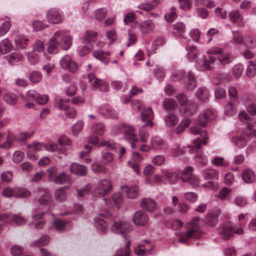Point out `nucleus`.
<instances>
[{"mask_svg":"<svg viewBox=\"0 0 256 256\" xmlns=\"http://www.w3.org/2000/svg\"><path fill=\"white\" fill-rule=\"evenodd\" d=\"M34 134V131L31 132H24L14 134L12 132L8 130L4 140L0 144V148L8 150L13 146L14 142L21 145L26 143L27 139L31 138Z\"/></svg>","mask_w":256,"mask_h":256,"instance_id":"7ed1b4c3","label":"nucleus"},{"mask_svg":"<svg viewBox=\"0 0 256 256\" xmlns=\"http://www.w3.org/2000/svg\"><path fill=\"white\" fill-rule=\"evenodd\" d=\"M102 162L104 165L111 163L114 160V154L110 152H104L102 154Z\"/></svg>","mask_w":256,"mask_h":256,"instance_id":"603ef678","label":"nucleus"},{"mask_svg":"<svg viewBox=\"0 0 256 256\" xmlns=\"http://www.w3.org/2000/svg\"><path fill=\"white\" fill-rule=\"evenodd\" d=\"M54 196L56 201L62 202L64 200V186L56 189L54 192Z\"/></svg>","mask_w":256,"mask_h":256,"instance_id":"bf43d9fd","label":"nucleus"},{"mask_svg":"<svg viewBox=\"0 0 256 256\" xmlns=\"http://www.w3.org/2000/svg\"><path fill=\"white\" fill-rule=\"evenodd\" d=\"M197 110V105L194 102H190L186 104L183 108H182V110L186 116H190L195 113Z\"/></svg>","mask_w":256,"mask_h":256,"instance_id":"c756f323","label":"nucleus"},{"mask_svg":"<svg viewBox=\"0 0 256 256\" xmlns=\"http://www.w3.org/2000/svg\"><path fill=\"white\" fill-rule=\"evenodd\" d=\"M26 148L28 149H32L35 152H40L44 148V144L34 142L31 144H28Z\"/></svg>","mask_w":256,"mask_h":256,"instance_id":"4d7b16f0","label":"nucleus"},{"mask_svg":"<svg viewBox=\"0 0 256 256\" xmlns=\"http://www.w3.org/2000/svg\"><path fill=\"white\" fill-rule=\"evenodd\" d=\"M186 48L188 52V59L191 62H197L198 52L196 47L194 46H187Z\"/></svg>","mask_w":256,"mask_h":256,"instance_id":"2f4dec72","label":"nucleus"},{"mask_svg":"<svg viewBox=\"0 0 256 256\" xmlns=\"http://www.w3.org/2000/svg\"><path fill=\"white\" fill-rule=\"evenodd\" d=\"M234 233L238 234H243V230L240 228L236 230H234V226L230 222H227L223 224L222 229L220 232V234L224 239L229 238L232 236Z\"/></svg>","mask_w":256,"mask_h":256,"instance_id":"f8f14e48","label":"nucleus"},{"mask_svg":"<svg viewBox=\"0 0 256 256\" xmlns=\"http://www.w3.org/2000/svg\"><path fill=\"white\" fill-rule=\"evenodd\" d=\"M84 127V122L82 120L78 121L73 126L72 132L74 135L79 134Z\"/></svg>","mask_w":256,"mask_h":256,"instance_id":"69168bd1","label":"nucleus"},{"mask_svg":"<svg viewBox=\"0 0 256 256\" xmlns=\"http://www.w3.org/2000/svg\"><path fill=\"white\" fill-rule=\"evenodd\" d=\"M29 40L22 34H18L14 38V42L18 48L24 49L26 48Z\"/></svg>","mask_w":256,"mask_h":256,"instance_id":"4be33fe9","label":"nucleus"},{"mask_svg":"<svg viewBox=\"0 0 256 256\" xmlns=\"http://www.w3.org/2000/svg\"><path fill=\"white\" fill-rule=\"evenodd\" d=\"M150 144L152 149L163 150L166 148L165 142L158 136H152L150 138Z\"/></svg>","mask_w":256,"mask_h":256,"instance_id":"a211bd4d","label":"nucleus"},{"mask_svg":"<svg viewBox=\"0 0 256 256\" xmlns=\"http://www.w3.org/2000/svg\"><path fill=\"white\" fill-rule=\"evenodd\" d=\"M190 120L188 118H185L179 124L175 130V132L177 134H180L184 132L190 124Z\"/></svg>","mask_w":256,"mask_h":256,"instance_id":"37998d69","label":"nucleus"},{"mask_svg":"<svg viewBox=\"0 0 256 256\" xmlns=\"http://www.w3.org/2000/svg\"><path fill=\"white\" fill-rule=\"evenodd\" d=\"M84 44L80 50L79 54L84 56L90 53L94 48V45L90 42H84Z\"/></svg>","mask_w":256,"mask_h":256,"instance_id":"a18cd8bd","label":"nucleus"},{"mask_svg":"<svg viewBox=\"0 0 256 256\" xmlns=\"http://www.w3.org/2000/svg\"><path fill=\"white\" fill-rule=\"evenodd\" d=\"M155 24L151 20H146L138 25L140 30L142 34H148L152 32L154 28Z\"/></svg>","mask_w":256,"mask_h":256,"instance_id":"6ab92c4d","label":"nucleus"},{"mask_svg":"<svg viewBox=\"0 0 256 256\" xmlns=\"http://www.w3.org/2000/svg\"><path fill=\"white\" fill-rule=\"evenodd\" d=\"M92 189V186L91 184H88L81 189H76L78 196L79 197H82L84 195L89 194Z\"/></svg>","mask_w":256,"mask_h":256,"instance_id":"13d9d810","label":"nucleus"},{"mask_svg":"<svg viewBox=\"0 0 256 256\" xmlns=\"http://www.w3.org/2000/svg\"><path fill=\"white\" fill-rule=\"evenodd\" d=\"M97 33L92 30L86 31L83 42H90L92 44L96 40Z\"/></svg>","mask_w":256,"mask_h":256,"instance_id":"49530a36","label":"nucleus"},{"mask_svg":"<svg viewBox=\"0 0 256 256\" xmlns=\"http://www.w3.org/2000/svg\"><path fill=\"white\" fill-rule=\"evenodd\" d=\"M98 112L106 116L116 118H118V113L114 110H112L108 105L100 106L98 108Z\"/></svg>","mask_w":256,"mask_h":256,"instance_id":"412c9836","label":"nucleus"},{"mask_svg":"<svg viewBox=\"0 0 256 256\" xmlns=\"http://www.w3.org/2000/svg\"><path fill=\"white\" fill-rule=\"evenodd\" d=\"M193 168L192 166H188L185 168L181 174L180 180L184 182H188L193 187L198 186L200 180L198 178L192 174Z\"/></svg>","mask_w":256,"mask_h":256,"instance_id":"1a4fd4ad","label":"nucleus"},{"mask_svg":"<svg viewBox=\"0 0 256 256\" xmlns=\"http://www.w3.org/2000/svg\"><path fill=\"white\" fill-rule=\"evenodd\" d=\"M133 222L137 226H144L148 222L147 214L142 210H138L133 216Z\"/></svg>","mask_w":256,"mask_h":256,"instance_id":"dca6fc26","label":"nucleus"},{"mask_svg":"<svg viewBox=\"0 0 256 256\" xmlns=\"http://www.w3.org/2000/svg\"><path fill=\"white\" fill-rule=\"evenodd\" d=\"M44 191V190L42 188H38L37 190L38 194H40L42 192ZM52 200V196L50 194L46 192H44V194H42L41 197L38 199V201L40 204L42 205H48L50 204Z\"/></svg>","mask_w":256,"mask_h":256,"instance_id":"393cba45","label":"nucleus"},{"mask_svg":"<svg viewBox=\"0 0 256 256\" xmlns=\"http://www.w3.org/2000/svg\"><path fill=\"white\" fill-rule=\"evenodd\" d=\"M42 78L41 73L36 70L32 72L28 76L30 80L32 83L39 82L41 80Z\"/></svg>","mask_w":256,"mask_h":256,"instance_id":"3c124183","label":"nucleus"},{"mask_svg":"<svg viewBox=\"0 0 256 256\" xmlns=\"http://www.w3.org/2000/svg\"><path fill=\"white\" fill-rule=\"evenodd\" d=\"M92 170L94 172H102L104 173H106L107 172L106 168L101 164H98V162H94L92 164Z\"/></svg>","mask_w":256,"mask_h":256,"instance_id":"6e6d98bb","label":"nucleus"},{"mask_svg":"<svg viewBox=\"0 0 256 256\" xmlns=\"http://www.w3.org/2000/svg\"><path fill=\"white\" fill-rule=\"evenodd\" d=\"M182 171L178 170L174 172L168 171L167 170H162V176L168 180L171 184H176L178 180L180 179L181 174Z\"/></svg>","mask_w":256,"mask_h":256,"instance_id":"2eb2a0df","label":"nucleus"},{"mask_svg":"<svg viewBox=\"0 0 256 256\" xmlns=\"http://www.w3.org/2000/svg\"><path fill=\"white\" fill-rule=\"evenodd\" d=\"M70 170L75 174L82 176H85L87 174L86 168L77 163H72L70 167Z\"/></svg>","mask_w":256,"mask_h":256,"instance_id":"aec40b11","label":"nucleus"},{"mask_svg":"<svg viewBox=\"0 0 256 256\" xmlns=\"http://www.w3.org/2000/svg\"><path fill=\"white\" fill-rule=\"evenodd\" d=\"M199 222V218L196 217L188 224L187 230L182 234L179 239L180 242L186 244L190 240L197 238L200 236Z\"/></svg>","mask_w":256,"mask_h":256,"instance_id":"39448f33","label":"nucleus"},{"mask_svg":"<svg viewBox=\"0 0 256 256\" xmlns=\"http://www.w3.org/2000/svg\"><path fill=\"white\" fill-rule=\"evenodd\" d=\"M122 191L124 193H126L128 198H134L137 196L138 190L136 186L129 188L127 186H124L122 187Z\"/></svg>","mask_w":256,"mask_h":256,"instance_id":"bb28decb","label":"nucleus"},{"mask_svg":"<svg viewBox=\"0 0 256 256\" xmlns=\"http://www.w3.org/2000/svg\"><path fill=\"white\" fill-rule=\"evenodd\" d=\"M164 108L168 110L175 109L177 106L176 102L172 98L165 99L163 102Z\"/></svg>","mask_w":256,"mask_h":256,"instance_id":"8fccbe9b","label":"nucleus"},{"mask_svg":"<svg viewBox=\"0 0 256 256\" xmlns=\"http://www.w3.org/2000/svg\"><path fill=\"white\" fill-rule=\"evenodd\" d=\"M218 58L222 64L230 63L232 60V56L229 54L222 53V50L219 48H214L207 52L206 54L204 56L202 69L210 70L212 67L210 64H212Z\"/></svg>","mask_w":256,"mask_h":256,"instance_id":"f03ea898","label":"nucleus"},{"mask_svg":"<svg viewBox=\"0 0 256 256\" xmlns=\"http://www.w3.org/2000/svg\"><path fill=\"white\" fill-rule=\"evenodd\" d=\"M171 78L173 81H178L183 78L185 88L190 90H193L196 86V78L192 71H189L186 76L182 70L176 71L172 74Z\"/></svg>","mask_w":256,"mask_h":256,"instance_id":"423d86ee","label":"nucleus"},{"mask_svg":"<svg viewBox=\"0 0 256 256\" xmlns=\"http://www.w3.org/2000/svg\"><path fill=\"white\" fill-rule=\"evenodd\" d=\"M94 84L96 85L94 88L98 89L100 91L105 92L108 90V84L102 80H95Z\"/></svg>","mask_w":256,"mask_h":256,"instance_id":"09e8293b","label":"nucleus"},{"mask_svg":"<svg viewBox=\"0 0 256 256\" xmlns=\"http://www.w3.org/2000/svg\"><path fill=\"white\" fill-rule=\"evenodd\" d=\"M58 142L59 144V146H58L56 144H53L52 142H48L46 144H44V148L46 150L50 152L60 151L62 150V148L63 147L64 142L62 138H60L58 140Z\"/></svg>","mask_w":256,"mask_h":256,"instance_id":"c85d7f7f","label":"nucleus"},{"mask_svg":"<svg viewBox=\"0 0 256 256\" xmlns=\"http://www.w3.org/2000/svg\"><path fill=\"white\" fill-rule=\"evenodd\" d=\"M242 178L246 183H251L254 182L255 176L254 172L250 169H246L242 174Z\"/></svg>","mask_w":256,"mask_h":256,"instance_id":"72a5a7b5","label":"nucleus"},{"mask_svg":"<svg viewBox=\"0 0 256 256\" xmlns=\"http://www.w3.org/2000/svg\"><path fill=\"white\" fill-rule=\"evenodd\" d=\"M132 229V226L130 223L122 220L114 222V224L112 226V231L114 233L122 234L126 240L124 250L120 249L118 250L115 256H130V242L129 240L128 236L126 232L131 230Z\"/></svg>","mask_w":256,"mask_h":256,"instance_id":"f257e3e1","label":"nucleus"},{"mask_svg":"<svg viewBox=\"0 0 256 256\" xmlns=\"http://www.w3.org/2000/svg\"><path fill=\"white\" fill-rule=\"evenodd\" d=\"M154 118V113L150 108H148L144 109L141 113V119L144 122H147L146 126H149L150 128L153 126L154 124L152 120Z\"/></svg>","mask_w":256,"mask_h":256,"instance_id":"f3484780","label":"nucleus"},{"mask_svg":"<svg viewBox=\"0 0 256 256\" xmlns=\"http://www.w3.org/2000/svg\"><path fill=\"white\" fill-rule=\"evenodd\" d=\"M152 248L150 249L146 248V246L142 244H139L134 250L135 254L139 256H144L146 252H150L152 250Z\"/></svg>","mask_w":256,"mask_h":256,"instance_id":"5fc2aeb1","label":"nucleus"},{"mask_svg":"<svg viewBox=\"0 0 256 256\" xmlns=\"http://www.w3.org/2000/svg\"><path fill=\"white\" fill-rule=\"evenodd\" d=\"M218 215L216 214H210L206 218V224L210 226H214L218 222Z\"/></svg>","mask_w":256,"mask_h":256,"instance_id":"864d4df0","label":"nucleus"},{"mask_svg":"<svg viewBox=\"0 0 256 256\" xmlns=\"http://www.w3.org/2000/svg\"><path fill=\"white\" fill-rule=\"evenodd\" d=\"M12 46L8 38H4L0 42V54L8 52L12 48Z\"/></svg>","mask_w":256,"mask_h":256,"instance_id":"7c9ffc66","label":"nucleus"},{"mask_svg":"<svg viewBox=\"0 0 256 256\" xmlns=\"http://www.w3.org/2000/svg\"><path fill=\"white\" fill-rule=\"evenodd\" d=\"M160 3L159 0H146V2L139 4L138 8L146 12H150Z\"/></svg>","mask_w":256,"mask_h":256,"instance_id":"5701e85b","label":"nucleus"},{"mask_svg":"<svg viewBox=\"0 0 256 256\" xmlns=\"http://www.w3.org/2000/svg\"><path fill=\"white\" fill-rule=\"evenodd\" d=\"M91 130L94 134L102 136L106 128L102 123H96L92 125Z\"/></svg>","mask_w":256,"mask_h":256,"instance_id":"4c0bfd02","label":"nucleus"},{"mask_svg":"<svg viewBox=\"0 0 256 256\" xmlns=\"http://www.w3.org/2000/svg\"><path fill=\"white\" fill-rule=\"evenodd\" d=\"M62 12L55 8L49 10L46 14V18L48 22L52 24H58L62 22Z\"/></svg>","mask_w":256,"mask_h":256,"instance_id":"ddd939ff","label":"nucleus"},{"mask_svg":"<svg viewBox=\"0 0 256 256\" xmlns=\"http://www.w3.org/2000/svg\"><path fill=\"white\" fill-rule=\"evenodd\" d=\"M65 68L68 69L70 72H76L78 68V64L72 59L70 56H65Z\"/></svg>","mask_w":256,"mask_h":256,"instance_id":"cd10ccee","label":"nucleus"},{"mask_svg":"<svg viewBox=\"0 0 256 256\" xmlns=\"http://www.w3.org/2000/svg\"><path fill=\"white\" fill-rule=\"evenodd\" d=\"M6 58L10 64H12L20 61L22 58V56L17 52H12L7 55Z\"/></svg>","mask_w":256,"mask_h":256,"instance_id":"58836bf2","label":"nucleus"},{"mask_svg":"<svg viewBox=\"0 0 256 256\" xmlns=\"http://www.w3.org/2000/svg\"><path fill=\"white\" fill-rule=\"evenodd\" d=\"M14 194L15 188H12L8 186L4 188L2 192V194L6 198L14 197Z\"/></svg>","mask_w":256,"mask_h":256,"instance_id":"e2e57ef3","label":"nucleus"},{"mask_svg":"<svg viewBox=\"0 0 256 256\" xmlns=\"http://www.w3.org/2000/svg\"><path fill=\"white\" fill-rule=\"evenodd\" d=\"M30 195V192L28 190L24 188H16L14 197L18 198H26Z\"/></svg>","mask_w":256,"mask_h":256,"instance_id":"79ce46f5","label":"nucleus"},{"mask_svg":"<svg viewBox=\"0 0 256 256\" xmlns=\"http://www.w3.org/2000/svg\"><path fill=\"white\" fill-rule=\"evenodd\" d=\"M203 177L206 180H215L218 178V172L213 169H206L202 172Z\"/></svg>","mask_w":256,"mask_h":256,"instance_id":"473e14b6","label":"nucleus"},{"mask_svg":"<svg viewBox=\"0 0 256 256\" xmlns=\"http://www.w3.org/2000/svg\"><path fill=\"white\" fill-rule=\"evenodd\" d=\"M216 116V111L214 110L208 109L207 110L202 114L199 116L198 117V124L203 127H205L209 120H212L215 118Z\"/></svg>","mask_w":256,"mask_h":256,"instance_id":"4468645a","label":"nucleus"},{"mask_svg":"<svg viewBox=\"0 0 256 256\" xmlns=\"http://www.w3.org/2000/svg\"><path fill=\"white\" fill-rule=\"evenodd\" d=\"M196 96L202 102H205L209 98V92L206 88H200L196 92Z\"/></svg>","mask_w":256,"mask_h":256,"instance_id":"c9c22d12","label":"nucleus"},{"mask_svg":"<svg viewBox=\"0 0 256 256\" xmlns=\"http://www.w3.org/2000/svg\"><path fill=\"white\" fill-rule=\"evenodd\" d=\"M122 130L126 139L130 142L132 148H138V150L142 152H147L152 149L151 144L149 146L145 143L141 144L142 142H140L137 138L132 127L127 126H124Z\"/></svg>","mask_w":256,"mask_h":256,"instance_id":"20e7f679","label":"nucleus"},{"mask_svg":"<svg viewBox=\"0 0 256 256\" xmlns=\"http://www.w3.org/2000/svg\"><path fill=\"white\" fill-rule=\"evenodd\" d=\"M247 68L246 74L248 77H254L256 74V66L252 61L249 62Z\"/></svg>","mask_w":256,"mask_h":256,"instance_id":"774afa93","label":"nucleus"},{"mask_svg":"<svg viewBox=\"0 0 256 256\" xmlns=\"http://www.w3.org/2000/svg\"><path fill=\"white\" fill-rule=\"evenodd\" d=\"M94 226L98 230L102 232H106L108 228L106 222L100 218H95Z\"/></svg>","mask_w":256,"mask_h":256,"instance_id":"e433bc0d","label":"nucleus"},{"mask_svg":"<svg viewBox=\"0 0 256 256\" xmlns=\"http://www.w3.org/2000/svg\"><path fill=\"white\" fill-rule=\"evenodd\" d=\"M112 189V184L110 180L107 179L101 180L98 186L94 190L92 195L94 196H98L106 194Z\"/></svg>","mask_w":256,"mask_h":256,"instance_id":"9d476101","label":"nucleus"},{"mask_svg":"<svg viewBox=\"0 0 256 256\" xmlns=\"http://www.w3.org/2000/svg\"><path fill=\"white\" fill-rule=\"evenodd\" d=\"M255 126L250 122L247 123L248 129L239 137L232 138V140L238 148L244 147L247 144V140L252 136H256V129L254 128Z\"/></svg>","mask_w":256,"mask_h":256,"instance_id":"0eeeda50","label":"nucleus"},{"mask_svg":"<svg viewBox=\"0 0 256 256\" xmlns=\"http://www.w3.org/2000/svg\"><path fill=\"white\" fill-rule=\"evenodd\" d=\"M146 124L143 126L139 130V136L140 138V141L142 142L143 143H146L147 142L148 138H149V133L148 131L146 130Z\"/></svg>","mask_w":256,"mask_h":256,"instance_id":"c03bdc74","label":"nucleus"},{"mask_svg":"<svg viewBox=\"0 0 256 256\" xmlns=\"http://www.w3.org/2000/svg\"><path fill=\"white\" fill-rule=\"evenodd\" d=\"M4 100L8 104L13 106L16 102L18 98L16 95L13 93H7L4 96Z\"/></svg>","mask_w":256,"mask_h":256,"instance_id":"ea45409f","label":"nucleus"},{"mask_svg":"<svg viewBox=\"0 0 256 256\" xmlns=\"http://www.w3.org/2000/svg\"><path fill=\"white\" fill-rule=\"evenodd\" d=\"M141 206L149 212H154L156 208V204L154 200L148 198L142 199Z\"/></svg>","mask_w":256,"mask_h":256,"instance_id":"b1692460","label":"nucleus"},{"mask_svg":"<svg viewBox=\"0 0 256 256\" xmlns=\"http://www.w3.org/2000/svg\"><path fill=\"white\" fill-rule=\"evenodd\" d=\"M190 130L191 133L194 134H200V138H197L193 142V145L192 147V150L194 152L200 149L202 145H206L207 144L208 136L207 132L204 130H202L198 126L190 128Z\"/></svg>","mask_w":256,"mask_h":256,"instance_id":"6e6552de","label":"nucleus"},{"mask_svg":"<svg viewBox=\"0 0 256 256\" xmlns=\"http://www.w3.org/2000/svg\"><path fill=\"white\" fill-rule=\"evenodd\" d=\"M92 54L96 58L100 60L105 64H107L109 62V59L106 57V56H108L110 54L109 52H104L101 50H94Z\"/></svg>","mask_w":256,"mask_h":256,"instance_id":"a878e982","label":"nucleus"},{"mask_svg":"<svg viewBox=\"0 0 256 256\" xmlns=\"http://www.w3.org/2000/svg\"><path fill=\"white\" fill-rule=\"evenodd\" d=\"M64 36L60 32H55L48 43L47 52L50 54H55L58 52V46L60 42L62 40Z\"/></svg>","mask_w":256,"mask_h":256,"instance_id":"9b49d317","label":"nucleus"},{"mask_svg":"<svg viewBox=\"0 0 256 256\" xmlns=\"http://www.w3.org/2000/svg\"><path fill=\"white\" fill-rule=\"evenodd\" d=\"M12 220L18 226L24 224L27 222V220L19 214L13 215Z\"/></svg>","mask_w":256,"mask_h":256,"instance_id":"052dcab7","label":"nucleus"},{"mask_svg":"<svg viewBox=\"0 0 256 256\" xmlns=\"http://www.w3.org/2000/svg\"><path fill=\"white\" fill-rule=\"evenodd\" d=\"M26 55L28 62L30 64L34 65L38 62L39 60V57L37 54L33 52H30L27 53Z\"/></svg>","mask_w":256,"mask_h":256,"instance_id":"680f3d73","label":"nucleus"},{"mask_svg":"<svg viewBox=\"0 0 256 256\" xmlns=\"http://www.w3.org/2000/svg\"><path fill=\"white\" fill-rule=\"evenodd\" d=\"M24 156V154L23 152L16 150L13 154L12 160L14 162L19 163L23 160Z\"/></svg>","mask_w":256,"mask_h":256,"instance_id":"0e129e2a","label":"nucleus"},{"mask_svg":"<svg viewBox=\"0 0 256 256\" xmlns=\"http://www.w3.org/2000/svg\"><path fill=\"white\" fill-rule=\"evenodd\" d=\"M172 26L174 34L178 36H182L186 30L184 24L182 22H178L174 24Z\"/></svg>","mask_w":256,"mask_h":256,"instance_id":"f704fd0d","label":"nucleus"},{"mask_svg":"<svg viewBox=\"0 0 256 256\" xmlns=\"http://www.w3.org/2000/svg\"><path fill=\"white\" fill-rule=\"evenodd\" d=\"M228 18L231 22L238 23V25L242 24V17L237 10H234L230 13Z\"/></svg>","mask_w":256,"mask_h":256,"instance_id":"a19ab883","label":"nucleus"},{"mask_svg":"<svg viewBox=\"0 0 256 256\" xmlns=\"http://www.w3.org/2000/svg\"><path fill=\"white\" fill-rule=\"evenodd\" d=\"M49 242V238L46 236H42L40 239L36 240L34 244L36 246H44Z\"/></svg>","mask_w":256,"mask_h":256,"instance_id":"338daca9","label":"nucleus"},{"mask_svg":"<svg viewBox=\"0 0 256 256\" xmlns=\"http://www.w3.org/2000/svg\"><path fill=\"white\" fill-rule=\"evenodd\" d=\"M165 122L168 126H172L177 124L178 120L174 114L169 113L165 117Z\"/></svg>","mask_w":256,"mask_h":256,"instance_id":"de8ad7c7","label":"nucleus"}]
</instances>
